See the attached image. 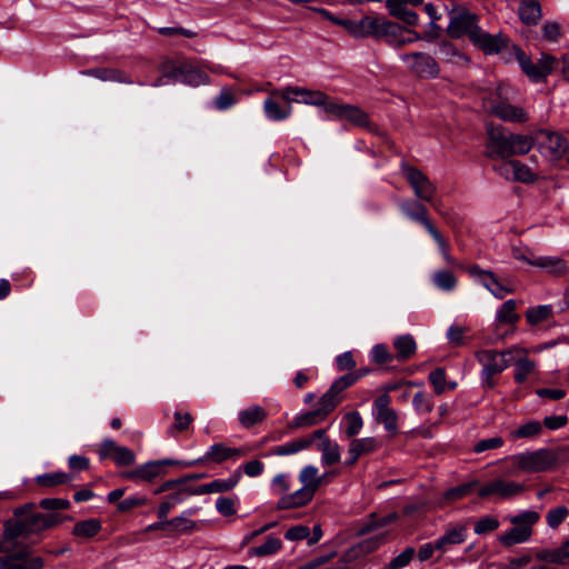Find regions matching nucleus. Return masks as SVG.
Returning a JSON list of instances; mask_svg holds the SVG:
<instances>
[{
  "instance_id": "obj_1",
  "label": "nucleus",
  "mask_w": 569,
  "mask_h": 569,
  "mask_svg": "<svg viewBox=\"0 0 569 569\" xmlns=\"http://www.w3.org/2000/svg\"><path fill=\"white\" fill-rule=\"evenodd\" d=\"M298 479L302 487L279 498L276 503L278 510L297 509L307 506L322 486L319 469L312 465L305 466L300 470Z\"/></svg>"
},
{
  "instance_id": "obj_2",
  "label": "nucleus",
  "mask_w": 569,
  "mask_h": 569,
  "mask_svg": "<svg viewBox=\"0 0 569 569\" xmlns=\"http://www.w3.org/2000/svg\"><path fill=\"white\" fill-rule=\"evenodd\" d=\"M204 69L217 72V70L209 64L200 67L191 61H183L180 63L169 62L163 64L162 77L152 83V86L159 87L168 82H181L191 87L208 84L210 82V78Z\"/></svg>"
},
{
  "instance_id": "obj_3",
  "label": "nucleus",
  "mask_w": 569,
  "mask_h": 569,
  "mask_svg": "<svg viewBox=\"0 0 569 569\" xmlns=\"http://www.w3.org/2000/svg\"><path fill=\"white\" fill-rule=\"evenodd\" d=\"M560 453L563 452L559 451V448L557 450L541 448L513 455L509 458L513 468L508 473L517 475L519 471L538 473L555 469L558 465Z\"/></svg>"
},
{
  "instance_id": "obj_4",
  "label": "nucleus",
  "mask_w": 569,
  "mask_h": 569,
  "mask_svg": "<svg viewBox=\"0 0 569 569\" xmlns=\"http://www.w3.org/2000/svg\"><path fill=\"white\" fill-rule=\"evenodd\" d=\"M71 520L69 516H62L58 512L29 515L22 519H9L12 525L11 531H16L19 538H28L32 535L52 529L60 526L63 521Z\"/></svg>"
},
{
  "instance_id": "obj_5",
  "label": "nucleus",
  "mask_w": 569,
  "mask_h": 569,
  "mask_svg": "<svg viewBox=\"0 0 569 569\" xmlns=\"http://www.w3.org/2000/svg\"><path fill=\"white\" fill-rule=\"evenodd\" d=\"M371 37L377 40H383L395 48H400L421 39L417 31L407 29L397 22L381 17H375Z\"/></svg>"
},
{
  "instance_id": "obj_6",
  "label": "nucleus",
  "mask_w": 569,
  "mask_h": 569,
  "mask_svg": "<svg viewBox=\"0 0 569 569\" xmlns=\"http://www.w3.org/2000/svg\"><path fill=\"white\" fill-rule=\"evenodd\" d=\"M44 561L32 553L31 547L19 539L6 555L0 556V569H42Z\"/></svg>"
},
{
  "instance_id": "obj_7",
  "label": "nucleus",
  "mask_w": 569,
  "mask_h": 569,
  "mask_svg": "<svg viewBox=\"0 0 569 569\" xmlns=\"http://www.w3.org/2000/svg\"><path fill=\"white\" fill-rule=\"evenodd\" d=\"M539 519V513L533 510H527L512 517L510 521L513 527L499 537L500 542L506 547L526 542L532 535V526L537 523Z\"/></svg>"
},
{
  "instance_id": "obj_8",
  "label": "nucleus",
  "mask_w": 569,
  "mask_h": 569,
  "mask_svg": "<svg viewBox=\"0 0 569 569\" xmlns=\"http://www.w3.org/2000/svg\"><path fill=\"white\" fill-rule=\"evenodd\" d=\"M526 352V349L513 346L501 352L492 349L480 350L476 353V358L482 366V372L499 375L511 365L512 359L510 357L512 355Z\"/></svg>"
},
{
  "instance_id": "obj_9",
  "label": "nucleus",
  "mask_w": 569,
  "mask_h": 569,
  "mask_svg": "<svg viewBox=\"0 0 569 569\" xmlns=\"http://www.w3.org/2000/svg\"><path fill=\"white\" fill-rule=\"evenodd\" d=\"M480 27L478 26V16L466 8H459L450 13V22L447 33L452 39H460L468 36L469 40L477 34Z\"/></svg>"
},
{
  "instance_id": "obj_10",
  "label": "nucleus",
  "mask_w": 569,
  "mask_h": 569,
  "mask_svg": "<svg viewBox=\"0 0 569 569\" xmlns=\"http://www.w3.org/2000/svg\"><path fill=\"white\" fill-rule=\"evenodd\" d=\"M400 60L412 74L419 78L433 79L440 73L438 62L427 52L402 53Z\"/></svg>"
},
{
  "instance_id": "obj_11",
  "label": "nucleus",
  "mask_w": 569,
  "mask_h": 569,
  "mask_svg": "<svg viewBox=\"0 0 569 569\" xmlns=\"http://www.w3.org/2000/svg\"><path fill=\"white\" fill-rule=\"evenodd\" d=\"M525 489L526 487L521 482L496 478L482 486L478 491V496L482 499L497 497L502 500H508L520 496Z\"/></svg>"
},
{
  "instance_id": "obj_12",
  "label": "nucleus",
  "mask_w": 569,
  "mask_h": 569,
  "mask_svg": "<svg viewBox=\"0 0 569 569\" xmlns=\"http://www.w3.org/2000/svg\"><path fill=\"white\" fill-rule=\"evenodd\" d=\"M355 383L353 376H342L335 380L330 388L319 399V411L327 418L343 399L346 389Z\"/></svg>"
},
{
  "instance_id": "obj_13",
  "label": "nucleus",
  "mask_w": 569,
  "mask_h": 569,
  "mask_svg": "<svg viewBox=\"0 0 569 569\" xmlns=\"http://www.w3.org/2000/svg\"><path fill=\"white\" fill-rule=\"evenodd\" d=\"M274 97H281L288 103L298 102L311 106H321L327 101V94L322 91L307 90L298 87H286L272 90Z\"/></svg>"
},
{
  "instance_id": "obj_14",
  "label": "nucleus",
  "mask_w": 569,
  "mask_h": 569,
  "mask_svg": "<svg viewBox=\"0 0 569 569\" xmlns=\"http://www.w3.org/2000/svg\"><path fill=\"white\" fill-rule=\"evenodd\" d=\"M488 140L486 152L491 158L511 157L510 132L503 127H489L487 129Z\"/></svg>"
},
{
  "instance_id": "obj_15",
  "label": "nucleus",
  "mask_w": 569,
  "mask_h": 569,
  "mask_svg": "<svg viewBox=\"0 0 569 569\" xmlns=\"http://www.w3.org/2000/svg\"><path fill=\"white\" fill-rule=\"evenodd\" d=\"M391 398L389 395L381 393L373 401L376 421L391 435L398 433V413L390 407Z\"/></svg>"
},
{
  "instance_id": "obj_16",
  "label": "nucleus",
  "mask_w": 569,
  "mask_h": 569,
  "mask_svg": "<svg viewBox=\"0 0 569 569\" xmlns=\"http://www.w3.org/2000/svg\"><path fill=\"white\" fill-rule=\"evenodd\" d=\"M467 271L471 277L479 279L482 286L498 299H502L507 293L512 292V289L500 283L490 270H483L478 264H472L468 267Z\"/></svg>"
},
{
  "instance_id": "obj_17",
  "label": "nucleus",
  "mask_w": 569,
  "mask_h": 569,
  "mask_svg": "<svg viewBox=\"0 0 569 569\" xmlns=\"http://www.w3.org/2000/svg\"><path fill=\"white\" fill-rule=\"evenodd\" d=\"M249 452V447L231 448L223 442H217L209 447L204 453L203 460L207 462L222 463L227 460H234L244 457Z\"/></svg>"
},
{
  "instance_id": "obj_18",
  "label": "nucleus",
  "mask_w": 569,
  "mask_h": 569,
  "mask_svg": "<svg viewBox=\"0 0 569 569\" xmlns=\"http://www.w3.org/2000/svg\"><path fill=\"white\" fill-rule=\"evenodd\" d=\"M241 479L240 470H236L230 477L227 479H216L211 482L200 485L198 487H192V489L188 490V495H210V493H224L231 491L237 487Z\"/></svg>"
},
{
  "instance_id": "obj_19",
  "label": "nucleus",
  "mask_w": 569,
  "mask_h": 569,
  "mask_svg": "<svg viewBox=\"0 0 569 569\" xmlns=\"http://www.w3.org/2000/svg\"><path fill=\"white\" fill-rule=\"evenodd\" d=\"M380 447L375 437L352 438L348 446V458L345 461L347 467H352L360 456L377 451Z\"/></svg>"
},
{
  "instance_id": "obj_20",
  "label": "nucleus",
  "mask_w": 569,
  "mask_h": 569,
  "mask_svg": "<svg viewBox=\"0 0 569 569\" xmlns=\"http://www.w3.org/2000/svg\"><path fill=\"white\" fill-rule=\"evenodd\" d=\"M491 114L505 122L525 123L529 120V113L519 106L511 104L507 101H499L491 107Z\"/></svg>"
},
{
  "instance_id": "obj_21",
  "label": "nucleus",
  "mask_w": 569,
  "mask_h": 569,
  "mask_svg": "<svg viewBox=\"0 0 569 569\" xmlns=\"http://www.w3.org/2000/svg\"><path fill=\"white\" fill-rule=\"evenodd\" d=\"M471 42L486 54H495L507 47L508 39L501 32L490 34L480 28L479 31H477V34L472 37Z\"/></svg>"
},
{
  "instance_id": "obj_22",
  "label": "nucleus",
  "mask_w": 569,
  "mask_h": 569,
  "mask_svg": "<svg viewBox=\"0 0 569 569\" xmlns=\"http://www.w3.org/2000/svg\"><path fill=\"white\" fill-rule=\"evenodd\" d=\"M569 149L567 139L558 132H542L540 141V150L542 154L557 159L560 158Z\"/></svg>"
},
{
  "instance_id": "obj_23",
  "label": "nucleus",
  "mask_w": 569,
  "mask_h": 569,
  "mask_svg": "<svg viewBox=\"0 0 569 569\" xmlns=\"http://www.w3.org/2000/svg\"><path fill=\"white\" fill-rule=\"evenodd\" d=\"M332 22L341 26L355 38L371 37L375 17L366 16L360 20L331 18Z\"/></svg>"
},
{
  "instance_id": "obj_24",
  "label": "nucleus",
  "mask_w": 569,
  "mask_h": 569,
  "mask_svg": "<svg viewBox=\"0 0 569 569\" xmlns=\"http://www.w3.org/2000/svg\"><path fill=\"white\" fill-rule=\"evenodd\" d=\"M467 523L449 526L446 532L436 540L437 550L446 551L449 546L460 545L467 538Z\"/></svg>"
},
{
  "instance_id": "obj_25",
  "label": "nucleus",
  "mask_w": 569,
  "mask_h": 569,
  "mask_svg": "<svg viewBox=\"0 0 569 569\" xmlns=\"http://www.w3.org/2000/svg\"><path fill=\"white\" fill-rule=\"evenodd\" d=\"M536 558L539 561L557 565L567 566L569 565V539L563 541L562 545L553 549H541L536 553Z\"/></svg>"
},
{
  "instance_id": "obj_26",
  "label": "nucleus",
  "mask_w": 569,
  "mask_h": 569,
  "mask_svg": "<svg viewBox=\"0 0 569 569\" xmlns=\"http://www.w3.org/2000/svg\"><path fill=\"white\" fill-rule=\"evenodd\" d=\"M386 7L389 13L401 20L409 27H416L419 23L418 14L408 9V4L403 3L402 0H386Z\"/></svg>"
},
{
  "instance_id": "obj_27",
  "label": "nucleus",
  "mask_w": 569,
  "mask_h": 569,
  "mask_svg": "<svg viewBox=\"0 0 569 569\" xmlns=\"http://www.w3.org/2000/svg\"><path fill=\"white\" fill-rule=\"evenodd\" d=\"M403 213L413 221L421 223L427 231L432 236L433 231H438L432 221L428 217L427 208L417 202L405 203L402 206Z\"/></svg>"
},
{
  "instance_id": "obj_28",
  "label": "nucleus",
  "mask_w": 569,
  "mask_h": 569,
  "mask_svg": "<svg viewBox=\"0 0 569 569\" xmlns=\"http://www.w3.org/2000/svg\"><path fill=\"white\" fill-rule=\"evenodd\" d=\"M392 345L396 350L395 358L400 362L408 361L417 352V342L415 338L409 333L398 336L395 338Z\"/></svg>"
},
{
  "instance_id": "obj_29",
  "label": "nucleus",
  "mask_w": 569,
  "mask_h": 569,
  "mask_svg": "<svg viewBox=\"0 0 569 569\" xmlns=\"http://www.w3.org/2000/svg\"><path fill=\"white\" fill-rule=\"evenodd\" d=\"M179 465L178 461L172 459H162L156 461H149L144 465L139 466L140 479L141 481L151 482L156 478L162 476L164 473L163 468L166 466Z\"/></svg>"
},
{
  "instance_id": "obj_30",
  "label": "nucleus",
  "mask_w": 569,
  "mask_h": 569,
  "mask_svg": "<svg viewBox=\"0 0 569 569\" xmlns=\"http://www.w3.org/2000/svg\"><path fill=\"white\" fill-rule=\"evenodd\" d=\"M526 353H515L510 358L511 363L515 365V380L517 383H523L527 381L529 375L536 369V362L526 357Z\"/></svg>"
},
{
  "instance_id": "obj_31",
  "label": "nucleus",
  "mask_w": 569,
  "mask_h": 569,
  "mask_svg": "<svg viewBox=\"0 0 569 569\" xmlns=\"http://www.w3.org/2000/svg\"><path fill=\"white\" fill-rule=\"evenodd\" d=\"M267 411L259 405L250 406L238 413L239 423L244 428L249 429L258 423L263 422L267 419Z\"/></svg>"
},
{
  "instance_id": "obj_32",
  "label": "nucleus",
  "mask_w": 569,
  "mask_h": 569,
  "mask_svg": "<svg viewBox=\"0 0 569 569\" xmlns=\"http://www.w3.org/2000/svg\"><path fill=\"white\" fill-rule=\"evenodd\" d=\"M279 97H274L272 92L263 102V111L266 117L272 121H281L287 119L291 113V103L287 102L286 107H281L277 101Z\"/></svg>"
},
{
  "instance_id": "obj_33",
  "label": "nucleus",
  "mask_w": 569,
  "mask_h": 569,
  "mask_svg": "<svg viewBox=\"0 0 569 569\" xmlns=\"http://www.w3.org/2000/svg\"><path fill=\"white\" fill-rule=\"evenodd\" d=\"M518 11L521 21L527 26H536L542 17L538 0H521Z\"/></svg>"
},
{
  "instance_id": "obj_34",
  "label": "nucleus",
  "mask_w": 569,
  "mask_h": 569,
  "mask_svg": "<svg viewBox=\"0 0 569 569\" xmlns=\"http://www.w3.org/2000/svg\"><path fill=\"white\" fill-rule=\"evenodd\" d=\"M343 120L349 121L353 126L366 128L371 132L377 131V128L370 122L369 116L357 106L346 104Z\"/></svg>"
},
{
  "instance_id": "obj_35",
  "label": "nucleus",
  "mask_w": 569,
  "mask_h": 569,
  "mask_svg": "<svg viewBox=\"0 0 569 569\" xmlns=\"http://www.w3.org/2000/svg\"><path fill=\"white\" fill-rule=\"evenodd\" d=\"M499 174H505L507 178L511 176V178H538L535 172L531 171V169L521 163L518 160H509L503 162L500 166Z\"/></svg>"
},
{
  "instance_id": "obj_36",
  "label": "nucleus",
  "mask_w": 569,
  "mask_h": 569,
  "mask_svg": "<svg viewBox=\"0 0 569 569\" xmlns=\"http://www.w3.org/2000/svg\"><path fill=\"white\" fill-rule=\"evenodd\" d=\"M317 449L321 453V465L323 467H331L341 459L340 446L336 441L319 442Z\"/></svg>"
},
{
  "instance_id": "obj_37",
  "label": "nucleus",
  "mask_w": 569,
  "mask_h": 569,
  "mask_svg": "<svg viewBox=\"0 0 569 569\" xmlns=\"http://www.w3.org/2000/svg\"><path fill=\"white\" fill-rule=\"evenodd\" d=\"M102 529L101 521L96 518L78 521L72 528V535L78 538L91 539Z\"/></svg>"
},
{
  "instance_id": "obj_38",
  "label": "nucleus",
  "mask_w": 569,
  "mask_h": 569,
  "mask_svg": "<svg viewBox=\"0 0 569 569\" xmlns=\"http://www.w3.org/2000/svg\"><path fill=\"white\" fill-rule=\"evenodd\" d=\"M529 264L547 270L549 273L559 276L566 272V262L558 257H538Z\"/></svg>"
},
{
  "instance_id": "obj_39",
  "label": "nucleus",
  "mask_w": 569,
  "mask_h": 569,
  "mask_svg": "<svg viewBox=\"0 0 569 569\" xmlns=\"http://www.w3.org/2000/svg\"><path fill=\"white\" fill-rule=\"evenodd\" d=\"M192 489V487H181L176 492L167 496L163 502L158 508V517L159 519H166L169 515L170 510L181 503L188 495V490Z\"/></svg>"
},
{
  "instance_id": "obj_40",
  "label": "nucleus",
  "mask_w": 569,
  "mask_h": 569,
  "mask_svg": "<svg viewBox=\"0 0 569 569\" xmlns=\"http://www.w3.org/2000/svg\"><path fill=\"white\" fill-rule=\"evenodd\" d=\"M102 81H113L132 84L133 81L124 72L117 69H91L83 72Z\"/></svg>"
},
{
  "instance_id": "obj_41",
  "label": "nucleus",
  "mask_w": 569,
  "mask_h": 569,
  "mask_svg": "<svg viewBox=\"0 0 569 569\" xmlns=\"http://www.w3.org/2000/svg\"><path fill=\"white\" fill-rule=\"evenodd\" d=\"M72 480V476L67 472L56 471L39 475L34 478V481L38 486L43 488H53L57 486H61L68 483Z\"/></svg>"
},
{
  "instance_id": "obj_42",
  "label": "nucleus",
  "mask_w": 569,
  "mask_h": 569,
  "mask_svg": "<svg viewBox=\"0 0 569 569\" xmlns=\"http://www.w3.org/2000/svg\"><path fill=\"white\" fill-rule=\"evenodd\" d=\"M308 448H310V441L298 438L290 442L274 447L271 452L274 456H290Z\"/></svg>"
},
{
  "instance_id": "obj_43",
  "label": "nucleus",
  "mask_w": 569,
  "mask_h": 569,
  "mask_svg": "<svg viewBox=\"0 0 569 569\" xmlns=\"http://www.w3.org/2000/svg\"><path fill=\"white\" fill-rule=\"evenodd\" d=\"M282 547V542L279 538L269 536L264 543L258 547H253L249 550L250 556L267 557L278 552Z\"/></svg>"
},
{
  "instance_id": "obj_44",
  "label": "nucleus",
  "mask_w": 569,
  "mask_h": 569,
  "mask_svg": "<svg viewBox=\"0 0 569 569\" xmlns=\"http://www.w3.org/2000/svg\"><path fill=\"white\" fill-rule=\"evenodd\" d=\"M326 417L319 411V409L308 411L305 413H300L291 421V428H303L311 427L321 421H323Z\"/></svg>"
},
{
  "instance_id": "obj_45",
  "label": "nucleus",
  "mask_w": 569,
  "mask_h": 569,
  "mask_svg": "<svg viewBox=\"0 0 569 569\" xmlns=\"http://www.w3.org/2000/svg\"><path fill=\"white\" fill-rule=\"evenodd\" d=\"M511 156L528 153L532 146L533 139L527 134L510 133Z\"/></svg>"
},
{
  "instance_id": "obj_46",
  "label": "nucleus",
  "mask_w": 569,
  "mask_h": 569,
  "mask_svg": "<svg viewBox=\"0 0 569 569\" xmlns=\"http://www.w3.org/2000/svg\"><path fill=\"white\" fill-rule=\"evenodd\" d=\"M385 541L386 533H381L379 536H375L361 541L358 546L351 548L348 552H350L353 558L356 557L358 550L360 553H371L377 550Z\"/></svg>"
},
{
  "instance_id": "obj_47",
  "label": "nucleus",
  "mask_w": 569,
  "mask_h": 569,
  "mask_svg": "<svg viewBox=\"0 0 569 569\" xmlns=\"http://www.w3.org/2000/svg\"><path fill=\"white\" fill-rule=\"evenodd\" d=\"M346 422L345 433L348 438H355L363 427V420L358 411H350L343 416Z\"/></svg>"
},
{
  "instance_id": "obj_48",
  "label": "nucleus",
  "mask_w": 569,
  "mask_h": 569,
  "mask_svg": "<svg viewBox=\"0 0 569 569\" xmlns=\"http://www.w3.org/2000/svg\"><path fill=\"white\" fill-rule=\"evenodd\" d=\"M551 313H552V308L550 306L543 305V306L529 308L526 311V318L530 325L535 326V325L541 323L543 321H547L551 317Z\"/></svg>"
},
{
  "instance_id": "obj_49",
  "label": "nucleus",
  "mask_w": 569,
  "mask_h": 569,
  "mask_svg": "<svg viewBox=\"0 0 569 569\" xmlns=\"http://www.w3.org/2000/svg\"><path fill=\"white\" fill-rule=\"evenodd\" d=\"M169 529L177 533H190L197 528V522L184 515L168 520Z\"/></svg>"
},
{
  "instance_id": "obj_50",
  "label": "nucleus",
  "mask_w": 569,
  "mask_h": 569,
  "mask_svg": "<svg viewBox=\"0 0 569 569\" xmlns=\"http://www.w3.org/2000/svg\"><path fill=\"white\" fill-rule=\"evenodd\" d=\"M519 316L516 313V301L507 300L497 312V321L500 323H516Z\"/></svg>"
},
{
  "instance_id": "obj_51",
  "label": "nucleus",
  "mask_w": 569,
  "mask_h": 569,
  "mask_svg": "<svg viewBox=\"0 0 569 569\" xmlns=\"http://www.w3.org/2000/svg\"><path fill=\"white\" fill-rule=\"evenodd\" d=\"M433 283L443 291H450L457 286V279L447 270L437 271L432 277Z\"/></svg>"
},
{
  "instance_id": "obj_52",
  "label": "nucleus",
  "mask_w": 569,
  "mask_h": 569,
  "mask_svg": "<svg viewBox=\"0 0 569 569\" xmlns=\"http://www.w3.org/2000/svg\"><path fill=\"white\" fill-rule=\"evenodd\" d=\"M412 406L418 413H430L435 403L430 395L419 391L412 398Z\"/></svg>"
},
{
  "instance_id": "obj_53",
  "label": "nucleus",
  "mask_w": 569,
  "mask_h": 569,
  "mask_svg": "<svg viewBox=\"0 0 569 569\" xmlns=\"http://www.w3.org/2000/svg\"><path fill=\"white\" fill-rule=\"evenodd\" d=\"M568 516L569 509L566 506H559L547 512L546 521L551 529H557Z\"/></svg>"
},
{
  "instance_id": "obj_54",
  "label": "nucleus",
  "mask_w": 569,
  "mask_h": 569,
  "mask_svg": "<svg viewBox=\"0 0 569 569\" xmlns=\"http://www.w3.org/2000/svg\"><path fill=\"white\" fill-rule=\"evenodd\" d=\"M174 422L169 428V433L171 436H176L178 432H182L188 430V428L191 426L193 418L189 412H180L176 411L173 415Z\"/></svg>"
},
{
  "instance_id": "obj_55",
  "label": "nucleus",
  "mask_w": 569,
  "mask_h": 569,
  "mask_svg": "<svg viewBox=\"0 0 569 569\" xmlns=\"http://www.w3.org/2000/svg\"><path fill=\"white\" fill-rule=\"evenodd\" d=\"M12 525L7 520L3 525V531L0 540V556L6 555L13 546L17 539H20L16 531H11Z\"/></svg>"
},
{
  "instance_id": "obj_56",
  "label": "nucleus",
  "mask_w": 569,
  "mask_h": 569,
  "mask_svg": "<svg viewBox=\"0 0 569 569\" xmlns=\"http://www.w3.org/2000/svg\"><path fill=\"white\" fill-rule=\"evenodd\" d=\"M428 380L437 396L445 392L447 386L446 371L443 368H437L428 376Z\"/></svg>"
},
{
  "instance_id": "obj_57",
  "label": "nucleus",
  "mask_w": 569,
  "mask_h": 569,
  "mask_svg": "<svg viewBox=\"0 0 569 569\" xmlns=\"http://www.w3.org/2000/svg\"><path fill=\"white\" fill-rule=\"evenodd\" d=\"M478 485V481L473 480L461 486L453 487L446 491L445 499L448 501H456L468 496L473 488Z\"/></svg>"
},
{
  "instance_id": "obj_58",
  "label": "nucleus",
  "mask_w": 569,
  "mask_h": 569,
  "mask_svg": "<svg viewBox=\"0 0 569 569\" xmlns=\"http://www.w3.org/2000/svg\"><path fill=\"white\" fill-rule=\"evenodd\" d=\"M290 477L287 473H278L271 480V490L274 495L280 496L290 493Z\"/></svg>"
},
{
  "instance_id": "obj_59",
  "label": "nucleus",
  "mask_w": 569,
  "mask_h": 569,
  "mask_svg": "<svg viewBox=\"0 0 569 569\" xmlns=\"http://www.w3.org/2000/svg\"><path fill=\"white\" fill-rule=\"evenodd\" d=\"M410 184L416 196L422 200H430L435 192L430 180H410Z\"/></svg>"
},
{
  "instance_id": "obj_60",
  "label": "nucleus",
  "mask_w": 569,
  "mask_h": 569,
  "mask_svg": "<svg viewBox=\"0 0 569 569\" xmlns=\"http://www.w3.org/2000/svg\"><path fill=\"white\" fill-rule=\"evenodd\" d=\"M542 431V423L539 421H528L525 425L520 426L517 430L513 431L512 436L515 438H531L540 435Z\"/></svg>"
},
{
  "instance_id": "obj_61",
  "label": "nucleus",
  "mask_w": 569,
  "mask_h": 569,
  "mask_svg": "<svg viewBox=\"0 0 569 569\" xmlns=\"http://www.w3.org/2000/svg\"><path fill=\"white\" fill-rule=\"evenodd\" d=\"M70 506V501L63 498H44L39 501V507L50 512L67 510Z\"/></svg>"
},
{
  "instance_id": "obj_62",
  "label": "nucleus",
  "mask_w": 569,
  "mask_h": 569,
  "mask_svg": "<svg viewBox=\"0 0 569 569\" xmlns=\"http://www.w3.org/2000/svg\"><path fill=\"white\" fill-rule=\"evenodd\" d=\"M505 443V440L503 438L501 437H492V438H488V439H481L479 441H477L473 446V451L476 453H481V452H485L487 450H495V449H499L503 446Z\"/></svg>"
},
{
  "instance_id": "obj_63",
  "label": "nucleus",
  "mask_w": 569,
  "mask_h": 569,
  "mask_svg": "<svg viewBox=\"0 0 569 569\" xmlns=\"http://www.w3.org/2000/svg\"><path fill=\"white\" fill-rule=\"evenodd\" d=\"M112 460L117 466L129 467L134 463L136 455L131 449L121 446L120 449H118L116 455L112 457Z\"/></svg>"
},
{
  "instance_id": "obj_64",
  "label": "nucleus",
  "mask_w": 569,
  "mask_h": 569,
  "mask_svg": "<svg viewBox=\"0 0 569 569\" xmlns=\"http://www.w3.org/2000/svg\"><path fill=\"white\" fill-rule=\"evenodd\" d=\"M415 553H416V550L412 547L406 548L400 555L395 557L389 562V568L390 569H401V568L408 566L410 563V561L412 560Z\"/></svg>"
}]
</instances>
